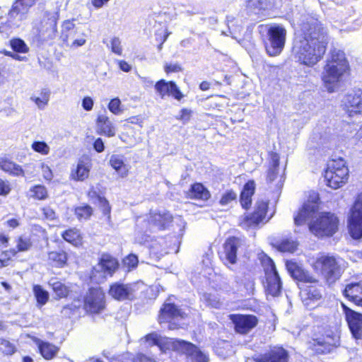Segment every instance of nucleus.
Wrapping results in <instances>:
<instances>
[{"mask_svg": "<svg viewBox=\"0 0 362 362\" xmlns=\"http://www.w3.org/2000/svg\"><path fill=\"white\" fill-rule=\"evenodd\" d=\"M328 44L327 32L320 22L308 18L293 42L292 54L300 64L312 67L323 57Z\"/></svg>", "mask_w": 362, "mask_h": 362, "instance_id": "f257e3e1", "label": "nucleus"}, {"mask_svg": "<svg viewBox=\"0 0 362 362\" xmlns=\"http://www.w3.org/2000/svg\"><path fill=\"white\" fill-rule=\"evenodd\" d=\"M349 69L348 61L345 54L339 49H333L322 74L323 83L329 93L334 92L338 87L343 75Z\"/></svg>", "mask_w": 362, "mask_h": 362, "instance_id": "f03ea898", "label": "nucleus"}, {"mask_svg": "<svg viewBox=\"0 0 362 362\" xmlns=\"http://www.w3.org/2000/svg\"><path fill=\"white\" fill-rule=\"evenodd\" d=\"M342 259L331 255H322L313 263V267L319 271L322 277L329 284L335 283L341 276L344 269Z\"/></svg>", "mask_w": 362, "mask_h": 362, "instance_id": "7ed1b4c3", "label": "nucleus"}, {"mask_svg": "<svg viewBox=\"0 0 362 362\" xmlns=\"http://www.w3.org/2000/svg\"><path fill=\"white\" fill-rule=\"evenodd\" d=\"M348 177L349 170L344 160H332L328 163L327 169L325 172V180L327 186L338 189L347 182Z\"/></svg>", "mask_w": 362, "mask_h": 362, "instance_id": "20e7f679", "label": "nucleus"}, {"mask_svg": "<svg viewBox=\"0 0 362 362\" xmlns=\"http://www.w3.org/2000/svg\"><path fill=\"white\" fill-rule=\"evenodd\" d=\"M339 220L332 213H322L309 224L310 230L316 236H332L338 230Z\"/></svg>", "mask_w": 362, "mask_h": 362, "instance_id": "39448f33", "label": "nucleus"}, {"mask_svg": "<svg viewBox=\"0 0 362 362\" xmlns=\"http://www.w3.org/2000/svg\"><path fill=\"white\" fill-rule=\"evenodd\" d=\"M18 5H21V3H13L6 21L0 18V33L1 34L8 35L13 29L20 27L27 19L28 13Z\"/></svg>", "mask_w": 362, "mask_h": 362, "instance_id": "423d86ee", "label": "nucleus"}, {"mask_svg": "<svg viewBox=\"0 0 362 362\" xmlns=\"http://www.w3.org/2000/svg\"><path fill=\"white\" fill-rule=\"evenodd\" d=\"M269 45L266 46L267 53L272 57L279 55L283 50L286 37V30L281 25L273 24L267 31Z\"/></svg>", "mask_w": 362, "mask_h": 362, "instance_id": "0eeeda50", "label": "nucleus"}, {"mask_svg": "<svg viewBox=\"0 0 362 362\" xmlns=\"http://www.w3.org/2000/svg\"><path fill=\"white\" fill-rule=\"evenodd\" d=\"M78 34V28L75 24V19H68L62 22L59 38L63 43L70 48H77L86 44L85 34L81 33L82 37L76 38Z\"/></svg>", "mask_w": 362, "mask_h": 362, "instance_id": "6e6552de", "label": "nucleus"}, {"mask_svg": "<svg viewBox=\"0 0 362 362\" xmlns=\"http://www.w3.org/2000/svg\"><path fill=\"white\" fill-rule=\"evenodd\" d=\"M169 212L151 213L148 219L139 221L141 230L144 233L155 232L166 228L172 221Z\"/></svg>", "mask_w": 362, "mask_h": 362, "instance_id": "1a4fd4ad", "label": "nucleus"}, {"mask_svg": "<svg viewBox=\"0 0 362 362\" xmlns=\"http://www.w3.org/2000/svg\"><path fill=\"white\" fill-rule=\"evenodd\" d=\"M348 228L354 239L362 237V193L358 195L351 209Z\"/></svg>", "mask_w": 362, "mask_h": 362, "instance_id": "9d476101", "label": "nucleus"}, {"mask_svg": "<svg viewBox=\"0 0 362 362\" xmlns=\"http://www.w3.org/2000/svg\"><path fill=\"white\" fill-rule=\"evenodd\" d=\"M169 340L173 349L186 354L192 362H208L207 356L192 343L175 339H169Z\"/></svg>", "mask_w": 362, "mask_h": 362, "instance_id": "9b49d317", "label": "nucleus"}, {"mask_svg": "<svg viewBox=\"0 0 362 362\" xmlns=\"http://www.w3.org/2000/svg\"><path fill=\"white\" fill-rule=\"evenodd\" d=\"M118 267L117 259L109 255H103L100 262L94 267L91 279L100 282L103 281L107 275L111 276Z\"/></svg>", "mask_w": 362, "mask_h": 362, "instance_id": "f8f14e48", "label": "nucleus"}, {"mask_svg": "<svg viewBox=\"0 0 362 362\" xmlns=\"http://www.w3.org/2000/svg\"><path fill=\"white\" fill-rule=\"evenodd\" d=\"M57 13L50 15L46 13L37 28V37L41 42H47L54 39L57 33Z\"/></svg>", "mask_w": 362, "mask_h": 362, "instance_id": "ddd939ff", "label": "nucleus"}, {"mask_svg": "<svg viewBox=\"0 0 362 362\" xmlns=\"http://www.w3.org/2000/svg\"><path fill=\"white\" fill-rule=\"evenodd\" d=\"M267 263L264 268L266 292L274 297L277 296L281 293V289L280 277L276 270L274 262L270 258L267 259Z\"/></svg>", "mask_w": 362, "mask_h": 362, "instance_id": "4468645a", "label": "nucleus"}, {"mask_svg": "<svg viewBox=\"0 0 362 362\" xmlns=\"http://www.w3.org/2000/svg\"><path fill=\"white\" fill-rule=\"evenodd\" d=\"M105 293L100 288H90L84 299V308L91 313H99L105 308Z\"/></svg>", "mask_w": 362, "mask_h": 362, "instance_id": "2eb2a0df", "label": "nucleus"}, {"mask_svg": "<svg viewBox=\"0 0 362 362\" xmlns=\"http://www.w3.org/2000/svg\"><path fill=\"white\" fill-rule=\"evenodd\" d=\"M341 307L345 315L346 321L347 322L353 337L356 339H361L362 314L351 310L343 303H341Z\"/></svg>", "mask_w": 362, "mask_h": 362, "instance_id": "dca6fc26", "label": "nucleus"}, {"mask_svg": "<svg viewBox=\"0 0 362 362\" xmlns=\"http://www.w3.org/2000/svg\"><path fill=\"white\" fill-rule=\"evenodd\" d=\"M267 210V203L264 201H257L254 213L245 216L241 221L240 226L245 229L256 227L265 218Z\"/></svg>", "mask_w": 362, "mask_h": 362, "instance_id": "f3484780", "label": "nucleus"}, {"mask_svg": "<svg viewBox=\"0 0 362 362\" xmlns=\"http://www.w3.org/2000/svg\"><path fill=\"white\" fill-rule=\"evenodd\" d=\"M230 318L235 325V329L240 334H247L257 324V318L250 315H230Z\"/></svg>", "mask_w": 362, "mask_h": 362, "instance_id": "a211bd4d", "label": "nucleus"}, {"mask_svg": "<svg viewBox=\"0 0 362 362\" xmlns=\"http://www.w3.org/2000/svg\"><path fill=\"white\" fill-rule=\"evenodd\" d=\"M317 199L318 197L315 195L312 201L308 200L303 204L302 208L299 209L298 214L294 217L296 225H303L307 221L313 218L315 214L318 210Z\"/></svg>", "mask_w": 362, "mask_h": 362, "instance_id": "6ab92c4d", "label": "nucleus"}, {"mask_svg": "<svg viewBox=\"0 0 362 362\" xmlns=\"http://www.w3.org/2000/svg\"><path fill=\"white\" fill-rule=\"evenodd\" d=\"M279 156L275 152H270L269 154V165L267 173V182L272 183L277 180L276 186L280 188L283 185V176L279 175Z\"/></svg>", "mask_w": 362, "mask_h": 362, "instance_id": "aec40b11", "label": "nucleus"}, {"mask_svg": "<svg viewBox=\"0 0 362 362\" xmlns=\"http://www.w3.org/2000/svg\"><path fill=\"white\" fill-rule=\"evenodd\" d=\"M346 110L351 116L362 112V90H357L347 94L342 100Z\"/></svg>", "mask_w": 362, "mask_h": 362, "instance_id": "412c9836", "label": "nucleus"}, {"mask_svg": "<svg viewBox=\"0 0 362 362\" xmlns=\"http://www.w3.org/2000/svg\"><path fill=\"white\" fill-rule=\"evenodd\" d=\"M155 89L161 98L171 95L180 100L183 97L178 87L173 81L168 82L163 79L160 80L155 84Z\"/></svg>", "mask_w": 362, "mask_h": 362, "instance_id": "4be33fe9", "label": "nucleus"}, {"mask_svg": "<svg viewBox=\"0 0 362 362\" xmlns=\"http://www.w3.org/2000/svg\"><path fill=\"white\" fill-rule=\"evenodd\" d=\"M286 266L293 279L302 282L315 283L317 281L315 277L296 262L287 261Z\"/></svg>", "mask_w": 362, "mask_h": 362, "instance_id": "5701e85b", "label": "nucleus"}, {"mask_svg": "<svg viewBox=\"0 0 362 362\" xmlns=\"http://www.w3.org/2000/svg\"><path fill=\"white\" fill-rule=\"evenodd\" d=\"M240 243V240L235 237H231L226 240L223 245V252L221 255V258L225 264L228 262L233 264L236 262L237 250Z\"/></svg>", "mask_w": 362, "mask_h": 362, "instance_id": "b1692460", "label": "nucleus"}, {"mask_svg": "<svg viewBox=\"0 0 362 362\" xmlns=\"http://www.w3.org/2000/svg\"><path fill=\"white\" fill-rule=\"evenodd\" d=\"M132 285L115 283L110 286L109 294L115 299L124 300L130 299L134 294Z\"/></svg>", "mask_w": 362, "mask_h": 362, "instance_id": "393cba45", "label": "nucleus"}, {"mask_svg": "<svg viewBox=\"0 0 362 362\" xmlns=\"http://www.w3.org/2000/svg\"><path fill=\"white\" fill-rule=\"evenodd\" d=\"M256 362H288V354L282 347H274L268 353L257 356Z\"/></svg>", "mask_w": 362, "mask_h": 362, "instance_id": "a878e982", "label": "nucleus"}, {"mask_svg": "<svg viewBox=\"0 0 362 362\" xmlns=\"http://www.w3.org/2000/svg\"><path fill=\"white\" fill-rule=\"evenodd\" d=\"M343 294L354 304L362 306V281L347 284L343 290Z\"/></svg>", "mask_w": 362, "mask_h": 362, "instance_id": "bb28decb", "label": "nucleus"}, {"mask_svg": "<svg viewBox=\"0 0 362 362\" xmlns=\"http://www.w3.org/2000/svg\"><path fill=\"white\" fill-rule=\"evenodd\" d=\"M276 5V0H247L246 8L248 12L259 14L261 11L272 9Z\"/></svg>", "mask_w": 362, "mask_h": 362, "instance_id": "cd10ccee", "label": "nucleus"}, {"mask_svg": "<svg viewBox=\"0 0 362 362\" xmlns=\"http://www.w3.org/2000/svg\"><path fill=\"white\" fill-rule=\"evenodd\" d=\"M97 132L108 137L114 136L116 134V129L108 117L105 115H100L97 118Z\"/></svg>", "mask_w": 362, "mask_h": 362, "instance_id": "c85d7f7f", "label": "nucleus"}, {"mask_svg": "<svg viewBox=\"0 0 362 362\" xmlns=\"http://www.w3.org/2000/svg\"><path fill=\"white\" fill-rule=\"evenodd\" d=\"M109 163L120 177L124 178L128 175L129 165L125 163L123 156L118 154L112 155Z\"/></svg>", "mask_w": 362, "mask_h": 362, "instance_id": "c756f323", "label": "nucleus"}, {"mask_svg": "<svg viewBox=\"0 0 362 362\" xmlns=\"http://www.w3.org/2000/svg\"><path fill=\"white\" fill-rule=\"evenodd\" d=\"M303 303L307 307H313V303L320 300L322 297L320 291L313 286L303 288L300 293Z\"/></svg>", "mask_w": 362, "mask_h": 362, "instance_id": "7c9ffc66", "label": "nucleus"}, {"mask_svg": "<svg viewBox=\"0 0 362 362\" xmlns=\"http://www.w3.org/2000/svg\"><path fill=\"white\" fill-rule=\"evenodd\" d=\"M90 170V163L88 158L81 159L78 161L75 170L71 172V177L74 180L83 181L86 180Z\"/></svg>", "mask_w": 362, "mask_h": 362, "instance_id": "2f4dec72", "label": "nucleus"}, {"mask_svg": "<svg viewBox=\"0 0 362 362\" xmlns=\"http://www.w3.org/2000/svg\"><path fill=\"white\" fill-rule=\"evenodd\" d=\"M255 191V184L254 181L250 180L244 185L240 197V202L243 209H247L251 206L252 197Z\"/></svg>", "mask_w": 362, "mask_h": 362, "instance_id": "473e14b6", "label": "nucleus"}, {"mask_svg": "<svg viewBox=\"0 0 362 362\" xmlns=\"http://www.w3.org/2000/svg\"><path fill=\"white\" fill-rule=\"evenodd\" d=\"M0 169L14 176L25 175V172L21 165L6 157H0Z\"/></svg>", "mask_w": 362, "mask_h": 362, "instance_id": "72a5a7b5", "label": "nucleus"}, {"mask_svg": "<svg viewBox=\"0 0 362 362\" xmlns=\"http://www.w3.org/2000/svg\"><path fill=\"white\" fill-rule=\"evenodd\" d=\"M182 315V313L178 310L173 303H165L164 307L160 310L159 315V321L160 323L168 320L170 318H174Z\"/></svg>", "mask_w": 362, "mask_h": 362, "instance_id": "f704fd0d", "label": "nucleus"}, {"mask_svg": "<svg viewBox=\"0 0 362 362\" xmlns=\"http://www.w3.org/2000/svg\"><path fill=\"white\" fill-rule=\"evenodd\" d=\"M188 197L191 199L208 200L210 197L209 192L201 183H196L191 186L188 192Z\"/></svg>", "mask_w": 362, "mask_h": 362, "instance_id": "c9c22d12", "label": "nucleus"}, {"mask_svg": "<svg viewBox=\"0 0 362 362\" xmlns=\"http://www.w3.org/2000/svg\"><path fill=\"white\" fill-rule=\"evenodd\" d=\"M48 261L53 267H64L67 261V255L63 250L52 251L48 253Z\"/></svg>", "mask_w": 362, "mask_h": 362, "instance_id": "e433bc0d", "label": "nucleus"}, {"mask_svg": "<svg viewBox=\"0 0 362 362\" xmlns=\"http://www.w3.org/2000/svg\"><path fill=\"white\" fill-rule=\"evenodd\" d=\"M50 95L51 92L48 88H42L38 95H32L30 100L35 103L38 109L44 110L48 105Z\"/></svg>", "mask_w": 362, "mask_h": 362, "instance_id": "4c0bfd02", "label": "nucleus"}, {"mask_svg": "<svg viewBox=\"0 0 362 362\" xmlns=\"http://www.w3.org/2000/svg\"><path fill=\"white\" fill-rule=\"evenodd\" d=\"M40 354L47 360L53 358L59 351V348L49 342L41 341L38 345Z\"/></svg>", "mask_w": 362, "mask_h": 362, "instance_id": "58836bf2", "label": "nucleus"}, {"mask_svg": "<svg viewBox=\"0 0 362 362\" xmlns=\"http://www.w3.org/2000/svg\"><path fill=\"white\" fill-rule=\"evenodd\" d=\"M297 243L289 239H284L281 241H276L274 243V246L280 252H293L296 247Z\"/></svg>", "mask_w": 362, "mask_h": 362, "instance_id": "ea45409f", "label": "nucleus"}, {"mask_svg": "<svg viewBox=\"0 0 362 362\" xmlns=\"http://www.w3.org/2000/svg\"><path fill=\"white\" fill-rule=\"evenodd\" d=\"M49 285L52 287L54 292L59 298H64L68 296L69 290L68 287L62 282L57 281L55 279H52L49 281Z\"/></svg>", "mask_w": 362, "mask_h": 362, "instance_id": "a19ab883", "label": "nucleus"}, {"mask_svg": "<svg viewBox=\"0 0 362 362\" xmlns=\"http://www.w3.org/2000/svg\"><path fill=\"white\" fill-rule=\"evenodd\" d=\"M202 299L207 305L211 308L220 309L223 306V301L217 295L205 293L203 295Z\"/></svg>", "mask_w": 362, "mask_h": 362, "instance_id": "79ce46f5", "label": "nucleus"}, {"mask_svg": "<svg viewBox=\"0 0 362 362\" xmlns=\"http://www.w3.org/2000/svg\"><path fill=\"white\" fill-rule=\"evenodd\" d=\"M62 237L66 241L76 246L81 244V235L77 229L73 228L64 231L62 234Z\"/></svg>", "mask_w": 362, "mask_h": 362, "instance_id": "37998d69", "label": "nucleus"}, {"mask_svg": "<svg viewBox=\"0 0 362 362\" xmlns=\"http://www.w3.org/2000/svg\"><path fill=\"white\" fill-rule=\"evenodd\" d=\"M32 243L28 238L19 237L16 241L17 250L15 249L11 250L9 252L12 255H15L17 252H25L30 249Z\"/></svg>", "mask_w": 362, "mask_h": 362, "instance_id": "c03bdc74", "label": "nucleus"}, {"mask_svg": "<svg viewBox=\"0 0 362 362\" xmlns=\"http://www.w3.org/2000/svg\"><path fill=\"white\" fill-rule=\"evenodd\" d=\"M46 187L41 185H37L30 189V197L39 200L45 199L47 197Z\"/></svg>", "mask_w": 362, "mask_h": 362, "instance_id": "a18cd8bd", "label": "nucleus"}, {"mask_svg": "<svg viewBox=\"0 0 362 362\" xmlns=\"http://www.w3.org/2000/svg\"><path fill=\"white\" fill-rule=\"evenodd\" d=\"M33 293L37 302L40 305L42 306L47 302L49 299V293L47 291L44 290L42 286L39 285L34 286Z\"/></svg>", "mask_w": 362, "mask_h": 362, "instance_id": "49530a36", "label": "nucleus"}, {"mask_svg": "<svg viewBox=\"0 0 362 362\" xmlns=\"http://www.w3.org/2000/svg\"><path fill=\"white\" fill-rule=\"evenodd\" d=\"M10 45L13 51L20 53H27L29 50L25 42L20 38H14L10 41Z\"/></svg>", "mask_w": 362, "mask_h": 362, "instance_id": "de8ad7c7", "label": "nucleus"}, {"mask_svg": "<svg viewBox=\"0 0 362 362\" xmlns=\"http://www.w3.org/2000/svg\"><path fill=\"white\" fill-rule=\"evenodd\" d=\"M0 351L6 355H12L16 351V347L11 341L0 339Z\"/></svg>", "mask_w": 362, "mask_h": 362, "instance_id": "09e8293b", "label": "nucleus"}, {"mask_svg": "<svg viewBox=\"0 0 362 362\" xmlns=\"http://www.w3.org/2000/svg\"><path fill=\"white\" fill-rule=\"evenodd\" d=\"M32 149L43 156H47L50 151V148L45 141H34L31 145Z\"/></svg>", "mask_w": 362, "mask_h": 362, "instance_id": "8fccbe9b", "label": "nucleus"}, {"mask_svg": "<svg viewBox=\"0 0 362 362\" xmlns=\"http://www.w3.org/2000/svg\"><path fill=\"white\" fill-rule=\"evenodd\" d=\"M76 214L79 219H88L93 213V209L90 206H81L76 209Z\"/></svg>", "mask_w": 362, "mask_h": 362, "instance_id": "3c124183", "label": "nucleus"}, {"mask_svg": "<svg viewBox=\"0 0 362 362\" xmlns=\"http://www.w3.org/2000/svg\"><path fill=\"white\" fill-rule=\"evenodd\" d=\"M109 110L114 115H119L122 112L121 101L118 98L112 99L108 105Z\"/></svg>", "mask_w": 362, "mask_h": 362, "instance_id": "603ef678", "label": "nucleus"}, {"mask_svg": "<svg viewBox=\"0 0 362 362\" xmlns=\"http://www.w3.org/2000/svg\"><path fill=\"white\" fill-rule=\"evenodd\" d=\"M110 48L113 53L117 55H122V47L121 45V40L117 37H114L110 41Z\"/></svg>", "mask_w": 362, "mask_h": 362, "instance_id": "864d4df0", "label": "nucleus"}, {"mask_svg": "<svg viewBox=\"0 0 362 362\" xmlns=\"http://www.w3.org/2000/svg\"><path fill=\"white\" fill-rule=\"evenodd\" d=\"M237 197V194L232 190L226 192L221 197L220 204L221 205H227L233 200H235Z\"/></svg>", "mask_w": 362, "mask_h": 362, "instance_id": "5fc2aeb1", "label": "nucleus"}, {"mask_svg": "<svg viewBox=\"0 0 362 362\" xmlns=\"http://www.w3.org/2000/svg\"><path fill=\"white\" fill-rule=\"evenodd\" d=\"M226 22L230 33H232L231 30L234 32L240 30V25L238 24V20L235 17L232 16H227Z\"/></svg>", "mask_w": 362, "mask_h": 362, "instance_id": "6e6d98bb", "label": "nucleus"}, {"mask_svg": "<svg viewBox=\"0 0 362 362\" xmlns=\"http://www.w3.org/2000/svg\"><path fill=\"white\" fill-rule=\"evenodd\" d=\"M145 339L150 345H160L162 341L161 337L155 332L147 334Z\"/></svg>", "mask_w": 362, "mask_h": 362, "instance_id": "4d7b16f0", "label": "nucleus"}, {"mask_svg": "<svg viewBox=\"0 0 362 362\" xmlns=\"http://www.w3.org/2000/svg\"><path fill=\"white\" fill-rule=\"evenodd\" d=\"M40 168L44 179L47 181H51L53 178V173L50 168L47 164L41 163Z\"/></svg>", "mask_w": 362, "mask_h": 362, "instance_id": "13d9d810", "label": "nucleus"}, {"mask_svg": "<svg viewBox=\"0 0 362 362\" xmlns=\"http://www.w3.org/2000/svg\"><path fill=\"white\" fill-rule=\"evenodd\" d=\"M124 264L129 268H134L137 266L138 258L135 255L131 254L124 259Z\"/></svg>", "mask_w": 362, "mask_h": 362, "instance_id": "bf43d9fd", "label": "nucleus"}, {"mask_svg": "<svg viewBox=\"0 0 362 362\" xmlns=\"http://www.w3.org/2000/svg\"><path fill=\"white\" fill-rule=\"evenodd\" d=\"M40 0H16L15 3H21V5H18L21 8L25 9V11L28 13L29 9L33 5L35 4L36 2Z\"/></svg>", "mask_w": 362, "mask_h": 362, "instance_id": "052dcab7", "label": "nucleus"}, {"mask_svg": "<svg viewBox=\"0 0 362 362\" xmlns=\"http://www.w3.org/2000/svg\"><path fill=\"white\" fill-rule=\"evenodd\" d=\"M43 215L49 220H54L56 218L55 211L49 206L44 207L42 209Z\"/></svg>", "mask_w": 362, "mask_h": 362, "instance_id": "680f3d73", "label": "nucleus"}, {"mask_svg": "<svg viewBox=\"0 0 362 362\" xmlns=\"http://www.w3.org/2000/svg\"><path fill=\"white\" fill-rule=\"evenodd\" d=\"M191 117V111L187 109H182L180 111V115L177 117L178 119H180L184 124L187 123Z\"/></svg>", "mask_w": 362, "mask_h": 362, "instance_id": "e2e57ef3", "label": "nucleus"}, {"mask_svg": "<svg viewBox=\"0 0 362 362\" xmlns=\"http://www.w3.org/2000/svg\"><path fill=\"white\" fill-rule=\"evenodd\" d=\"M82 106L84 110L90 111L93 107V100L90 97H85L82 101Z\"/></svg>", "mask_w": 362, "mask_h": 362, "instance_id": "0e129e2a", "label": "nucleus"}, {"mask_svg": "<svg viewBox=\"0 0 362 362\" xmlns=\"http://www.w3.org/2000/svg\"><path fill=\"white\" fill-rule=\"evenodd\" d=\"M11 188L7 182L0 179V195H6L9 193Z\"/></svg>", "mask_w": 362, "mask_h": 362, "instance_id": "69168bd1", "label": "nucleus"}, {"mask_svg": "<svg viewBox=\"0 0 362 362\" xmlns=\"http://www.w3.org/2000/svg\"><path fill=\"white\" fill-rule=\"evenodd\" d=\"M93 148L98 153H101L104 151L105 146H104V143H103L102 139L98 138L95 141V142L93 144Z\"/></svg>", "mask_w": 362, "mask_h": 362, "instance_id": "338daca9", "label": "nucleus"}, {"mask_svg": "<svg viewBox=\"0 0 362 362\" xmlns=\"http://www.w3.org/2000/svg\"><path fill=\"white\" fill-rule=\"evenodd\" d=\"M165 72L167 73H170V72H177V71H181V68L180 66L177 64H166L165 66Z\"/></svg>", "mask_w": 362, "mask_h": 362, "instance_id": "774afa93", "label": "nucleus"}]
</instances>
